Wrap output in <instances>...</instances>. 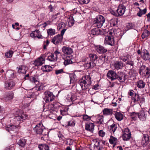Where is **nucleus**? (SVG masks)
<instances>
[{
  "label": "nucleus",
  "instance_id": "obj_1",
  "mask_svg": "<svg viewBox=\"0 0 150 150\" xmlns=\"http://www.w3.org/2000/svg\"><path fill=\"white\" fill-rule=\"evenodd\" d=\"M98 59V56L96 54H89V58H83L82 61L85 62L83 65L86 68L91 69L97 64Z\"/></svg>",
  "mask_w": 150,
  "mask_h": 150
},
{
  "label": "nucleus",
  "instance_id": "obj_2",
  "mask_svg": "<svg viewBox=\"0 0 150 150\" xmlns=\"http://www.w3.org/2000/svg\"><path fill=\"white\" fill-rule=\"evenodd\" d=\"M105 21L104 18L101 15H98L94 21V24L98 28H100Z\"/></svg>",
  "mask_w": 150,
  "mask_h": 150
},
{
  "label": "nucleus",
  "instance_id": "obj_3",
  "mask_svg": "<svg viewBox=\"0 0 150 150\" xmlns=\"http://www.w3.org/2000/svg\"><path fill=\"white\" fill-rule=\"evenodd\" d=\"M44 97L43 98L46 103L52 102L55 98L53 93L50 92L46 91L44 93Z\"/></svg>",
  "mask_w": 150,
  "mask_h": 150
},
{
  "label": "nucleus",
  "instance_id": "obj_4",
  "mask_svg": "<svg viewBox=\"0 0 150 150\" xmlns=\"http://www.w3.org/2000/svg\"><path fill=\"white\" fill-rule=\"evenodd\" d=\"M125 9V6L123 4H120L118 7V8L116 10V13L113 14L116 16H122L124 14Z\"/></svg>",
  "mask_w": 150,
  "mask_h": 150
},
{
  "label": "nucleus",
  "instance_id": "obj_5",
  "mask_svg": "<svg viewBox=\"0 0 150 150\" xmlns=\"http://www.w3.org/2000/svg\"><path fill=\"white\" fill-rule=\"evenodd\" d=\"M44 128L42 124V123H39L34 128L33 130L37 134H42Z\"/></svg>",
  "mask_w": 150,
  "mask_h": 150
},
{
  "label": "nucleus",
  "instance_id": "obj_6",
  "mask_svg": "<svg viewBox=\"0 0 150 150\" xmlns=\"http://www.w3.org/2000/svg\"><path fill=\"white\" fill-rule=\"evenodd\" d=\"M115 42L113 36L107 35L105 36V44L113 46L115 45Z\"/></svg>",
  "mask_w": 150,
  "mask_h": 150
},
{
  "label": "nucleus",
  "instance_id": "obj_7",
  "mask_svg": "<svg viewBox=\"0 0 150 150\" xmlns=\"http://www.w3.org/2000/svg\"><path fill=\"white\" fill-rule=\"evenodd\" d=\"M142 57L145 61L149 60L150 59V55L149 51L146 49H143L142 52Z\"/></svg>",
  "mask_w": 150,
  "mask_h": 150
},
{
  "label": "nucleus",
  "instance_id": "obj_8",
  "mask_svg": "<svg viewBox=\"0 0 150 150\" xmlns=\"http://www.w3.org/2000/svg\"><path fill=\"white\" fill-rule=\"evenodd\" d=\"M63 39V37L60 36V35L59 34L54 37L52 39V42L55 45H57L62 42Z\"/></svg>",
  "mask_w": 150,
  "mask_h": 150
},
{
  "label": "nucleus",
  "instance_id": "obj_9",
  "mask_svg": "<svg viewBox=\"0 0 150 150\" xmlns=\"http://www.w3.org/2000/svg\"><path fill=\"white\" fill-rule=\"evenodd\" d=\"M107 76L110 79L112 80L117 79V75L114 71L112 70L109 71L107 74Z\"/></svg>",
  "mask_w": 150,
  "mask_h": 150
},
{
  "label": "nucleus",
  "instance_id": "obj_10",
  "mask_svg": "<svg viewBox=\"0 0 150 150\" xmlns=\"http://www.w3.org/2000/svg\"><path fill=\"white\" fill-rule=\"evenodd\" d=\"M45 62V59L43 57H40L35 60L33 64L35 66L38 67L42 65Z\"/></svg>",
  "mask_w": 150,
  "mask_h": 150
},
{
  "label": "nucleus",
  "instance_id": "obj_11",
  "mask_svg": "<svg viewBox=\"0 0 150 150\" xmlns=\"http://www.w3.org/2000/svg\"><path fill=\"white\" fill-rule=\"evenodd\" d=\"M96 50L99 53H105L107 51V49L101 45H97L95 47Z\"/></svg>",
  "mask_w": 150,
  "mask_h": 150
},
{
  "label": "nucleus",
  "instance_id": "obj_12",
  "mask_svg": "<svg viewBox=\"0 0 150 150\" xmlns=\"http://www.w3.org/2000/svg\"><path fill=\"white\" fill-rule=\"evenodd\" d=\"M15 85V83L12 81H7L5 82V88L6 89L10 90Z\"/></svg>",
  "mask_w": 150,
  "mask_h": 150
},
{
  "label": "nucleus",
  "instance_id": "obj_13",
  "mask_svg": "<svg viewBox=\"0 0 150 150\" xmlns=\"http://www.w3.org/2000/svg\"><path fill=\"white\" fill-rule=\"evenodd\" d=\"M62 50L64 54L68 55V56L71 55V54L73 52V50L71 48L64 46L62 47Z\"/></svg>",
  "mask_w": 150,
  "mask_h": 150
},
{
  "label": "nucleus",
  "instance_id": "obj_14",
  "mask_svg": "<svg viewBox=\"0 0 150 150\" xmlns=\"http://www.w3.org/2000/svg\"><path fill=\"white\" fill-rule=\"evenodd\" d=\"M103 147V143L102 142H100L99 141H96L94 149L95 150H102Z\"/></svg>",
  "mask_w": 150,
  "mask_h": 150
},
{
  "label": "nucleus",
  "instance_id": "obj_15",
  "mask_svg": "<svg viewBox=\"0 0 150 150\" xmlns=\"http://www.w3.org/2000/svg\"><path fill=\"white\" fill-rule=\"evenodd\" d=\"M30 36L33 38L37 37L38 38H42V36L41 35L40 31L38 30H36L30 34Z\"/></svg>",
  "mask_w": 150,
  "mask_h": 150
},
{
  "label": "nucleus",
  "instance_id": "obj_16",
  "mask_svg": "<svg viewBox=\"0 0 150 150\" xmlns=\"http://www.w3.org/2000/svg\"><path fill=\"white\" fill-rule=\"evenodd\" d=\"M94 125L93 123H87L86 124L85 128L87 130L92 132L94 129Z\"/></svg>",
  "mask_w": 150,
  "mask_h": 150
},
{
  "label": "nucleus",
  "instance_id": "obj_17",
  "mask_svg": "<svg viewBox=\"0 0 150 150\" xmlns=\"http://www.w3.org/2000/svg\"><path fill=\"white\" fill-rule=\"evenodd\" d=\"M98 28L92 29L91 31V34L93 35L104 34L103 31H104V30H101Z\"/></svg>",
  "mask_w": 150,
  "mask_h": 150
},
{
  "label": "nucleus",
  "instance_id": "obj_18",
  "mask_svg": "<svg viewBox=\"0 0 150 150\" xmlns=\"http://www.w3.org/2000/svg\"><path fill=\"white\" fill-rule=\"evenodd\" d=\"M81 80L83 82L87 83V84L89 85L91 83V77L90 75H86L83 77Z\"/></svg>",
  "mask_w": 150,
  "mask_h": 150
},
{
  "label": "nucleus",
  "instance_id": "obj_19",
  "mask_svg": "<svg viewBox=\"0 0 150 150\" xmlns=\"http://www.w3.org/2000/svg\"><path fill=\"white\" fill-rule=\"evenodd\" d=\"M17 69H18V72L23 74H25L26 71L28 70V67L23 65L20 66L19 68L17 67Z\"/></svg>",
  "mask_w": 150,
  "mask_h": 150
},
{
  "label": "nucleus",
  "instance_id": "obj_20",
  "mask_svg": "<svg viewBox=\"0 0 150 150\" xmlns=\"http://www.w3.org/2000/svg\"><path fill=\"white\" fill-rule=\"evenodd\" d=\"M127 76L123 72H120L119 76L117 75V79L120 81V82H124L126 79Z\"/></svg>",
  "mask_w": 150,
  "mask_h": 150
},
{
  "label": "nucleus",
  "instance_id": "obj_21",
  "mask_svg": "<svg viewBox=\"0 0 150 150\" xmlns=\"http://www.w3.org/2000/svg\"><path fill=\"white\" fill-rule=\"evenodd\" d=\"M72 55L67 56L64 59V64L65 65H67L72 63L71 59L72 58Z\"/></svg>",
  "mask_w": 150,
  "mask_h": 150
},
{
  "label": "nucleus",
  "instance_id": "obj_22",
  "mask_svg": "<svg viewBox=\"0 0 150 150\" xmlns=\"http://www.w3.org/2000/svg\"><path fill=\"white\" fill-rule=\"evenodd\" d=\"M138 117L141 120L145 121L146 120V116L143 110L140 111V112L138 113Z\"/></svg>",
  "mask_w": 150,
  "mask_h": 150
},
{
  "label": "nucleus",
  "instance_id": "obj_23",
  "mask_svg": "<svg viewBox=\"0 0 150 150\" xmlns=\"http://www.w3.org/2000/svg\"><path fill=\"white\" fill-rule=\"evenodd\" d=\"M115 69L118 70L121 69L123 66V63L121 61H117L114 64Z\"/></svg>",
  "mask_w": 150,
  "mask_h": 150
},
{
  "label": "nucleus",
  "instance_id": "obj_24",
  "mask_svg": "<svg viewBox=\"0 0 150 150\" xmlns=\"http://www.w3.org/2000/svg\"><path fill=\"white\" fill-rule=\"evenodd\" d=\"M117 128V125L115 124H113L111 126L108 127V130L111 134H114Z\"/></svg>",
  "mask_w": 150,
  "mask_h": 150
},
{
  "label": "nucleus",
  "instance_id": "obj_25",
  "mask_svg": "<svg viewBox=\"0 0 150 150\" xmlns=\"http://www.w3.org/2000/svg\"><path fill=\"white\" fill-rule=\"evenodd\" d=\"M27 117L25 114L23 113L22 114L18 115L17 116H16L15 119L17 120L18 121H21L25 120V119L27 118Z\"/></svg>",
  "mask_w": 150,
  "mask_h": 150
},
{
  "label": "nucleus",
  "instance_id": "obj_26",
  "mask_svg": "<svg viewBox=\"0 0 150 150\" xmlns=\"http://www.w3.org/2000/svg\"><path fill=\"white\" fill-rule=\"evenodd\" d=\"M103 112L104 115H111L113 113L112 110L108 108H105L103 110Z\"/></svg>",
  "mask_w": 150,
  "mask_h": 150
},
{
  "label": "nucleus",
  "instance_id": "obj_27",
  "mask_svg": "<svg viewBox=\"0 0 150 150\" xmlns=\"http://www.w3.org/2000/svg\"><path fill=\"white\" fill-rule=\"evenodd\" d=\"M149 142V137L147 134L144 135L142 141V144L144 146H145Z\"/></svg>",
  "mask_w": 150,
  "mask_h": 150
},
{
  "label": "nucleus",
  "instance_id": "obj_28",
  "mask_svg": "<svg viewBox=\"0 0 150 150\" xmlns=\"http://www.w3.org/2000/svg\"><path fill=\"white\" fill-rule=\"evenodd\" d=\"M146 70L147 71L146 72V75L150 74V71L149 70L148 67H146L144 66H142L140 69L139 73L140 74H141V73H145Z\"/></svg>",
  "mask_w": 150,
  "mask_h": 150
},
{
  "label": "nucleus",
  "instance_id": "obj_29",
  "mask_svg": "<svg viewBox=\"0 0 150 150\" xmlns=\"http://www.w3.org/2000/svg\"><path fill=\"white\" fill-rule=\"evenodd\" d=\"M115 116L116 119L118 121H121L123 118V115L120 112H116L115 114Z\"/></svg>",
  "mask_w": 150,
  "mask_h": 150
},
{
  "label": "nucleus",
  "instance_id": "obj_30",
  "mask_svg": "<svg viewBox=\"0 0 150 150\" xmlns=\"http://www.w3.org/2000/svg\"><path fill=\"white\" fill-rule=\"evenodd\" d=\"M137 86L139 88H143L145 86V83L143 81L139 80L137 82Z\"/></svg>",
  "mask_w": 150,
  "mask_h": 150
},
{
  "label": "nucleus",
  "instance_id": "obj_31",
  "mask_svg": "<svg viewBox=\"0 0 150 150\" xmlns=\"http://www.w3.org/2000/svg\"><path fill=\"white\" fill-rule=\"evenodd\" d=\"M29 79L31 82L34 83L36 85H37L39 83L38 78L37 76H32L30 77Z\"/></svg>",
  "mask_w": 150,
  "mask_h": 150
},
{
  "label": "nucleus",
  "instance_id": "obj_32",
  "mask_svg": "<svg viewBox=\"0 0 150 150\" xmlns=\"http://www.w3.org/2000/svg\"><path fill=\"white\" fill-rule=\"evenodd\" d=\"M79 84L80 85L82 90H85L87 89L89 85H88L87 83H85L83 82L82 80L79 81Z\"/></svg>",
  "mask_w": 150,
  "mask_h": 150
},
{
  "label": "nucleus",
  "instance_id": "obj_33",
  "mask_svg": "<svg viewBox=\"0 0 150 150\" xmlns=\"http://www.w3.org/2000/svg\"><path fill=\"white\" fill-rule=\"evenodd\" d=\"M41 69L43 71L49 72L52 70V68L50 66L46 65L44 67L42 66L41 67Z\"/></svg>",
  "mask_w": 150,
  "mask_h": 150
},
{
  "label": "nucleus",
  "instance_id": "obj_34",
  "mask_svg": "<svg viewBox=\"0 0 150 150\" xmlns=\"http://www.w3.org/2000/svg\"><path fill=\"white\" fill-rule=\"evenodd\" d=\"M13 93L12 92H10L7 94L4 98V100L6 101L11 100L13 98Z\"/></svg>",
  "mask_w": 150,
  "mask_h": 150
},
{
  "label": "nucleus",
  "instance_id": "obj_35",
  "mask_svg": "<svg viewBox=\"0 0 150 150\" xmlns=\"http://www.w3.org/2000/svg\"><path fill=\"white\" fill-rule=\"evenodd\" d=\"M140 97L138 94L135 93L133 96L132 97V99L134 103H137L140 100Z\"/></svg>",
  "mask_w": 150,
  "mask_h": 150
},
{
  "label": "nucleus",
  "instance_id": "obj_36",
  "mask_svg": "<svg viewBox=\"0 0 150 150\" xmlns=\"http://www.w3.org/2000/svg\"><path fill=\"white\" fill-rule=\"evenodd\" d=\"M38 147L40 150H50L49 146L45 144L39 145Z\"/></svg>",
  "mask_w": 150,
  "mask_h": 150
},
{
  "label": "nucleus",
  "instance_id": "obj_37",
  "mask_svg": "<svg viewBox=\"0 0 150 150\" xmlns=\"http://www.w3.org/2000/svg\"><path fill=\"white\" fill-rule=\"evenodd\" d=\"M109 141L110 144H114L113 146H115L116 143L117 142V138L112 136H110V138L109 139Z\"/></svg>",
  "mask_w": 150,
  "mask_h": 150
},
{
  "label": "nucleus",
  "instance_id": "obj_38",
  "mask_svg": "<svg viewBox=\"0 0 150 150\" xmlns=\"http://www.w3.org/2000/svg\"><path fill=\"white\" fill-rule=\"evenodd\" d=\"M47 59L51 62H54L57 60V57L54 55V54H51V55L47 57Z\"/></svg>",
  "mask_w": 150,
  "mask_h": 150
},
{
  "label": "nucleus",
  "instance_id": "obj_39",
  "mask_svg": "<svg viewBox=\"0 0 150 150\" xmlns=\"http://www.w3.org/2000/svg\"><path fill=\"white\" fill-rule=\"evenodd\" d=\"M6 129V131L11 133V131H15V129H16V127L14 125H11L9 126H7Z\"/></svg>",
  "mask_w": 150,
  "mask_h": 150
},
{
  "label": "nucleus",
  "instance_id": "obj_40",
  "mask_svg": "<svg viewBox=\"0 0 150 150\" xmlns=\"http://www.w3.org/2000/svg\"><path fill=\"white\" fill-rule=\"evenodd\" d=\"M97 122L100 124H102L103 121V116L102 115H99L96 118Z\"/></svg>",
  "mask_w": 150,
  "mask_h": 150
},
{
  "label": "nucleus",
  "instance_id": "obj_41",
  "mask_svg": "<svg viewBox=\"0 0 150 150\" xmlns=\"http://www.w3.org/2000/svg\"><path fill=\"white\" fill-rule=\"evenodd\" d=\"M26 140L24 139H21L18 142V144L21 147H24L26 142Z\"/></svg>",
  "mask_w": 150,
  "mask_h": 150
},
{
  "label": "nucleus",
  "instance_id": "obj_42",
  "mask_svg": "<svg viewBox=\"0 0 150 150\" xmlns=\"http://www.w3.org/2000/svg\"><path fill=\"white\" fill-rule=\"evenodd\" d=\"M131 118L133 120H137L138 117V113L133 112L131 113Z\"/></svg>",
  "mask_w": 150,
  "mask_h": 150
},
{
  "label": "nucleus",
  "instance_id": "obj_43",
  "mask_svg": "<svg viewBox=\"0 0 150 150\" xmlns=\"http://www.w3.org/2000/svg\"><path fill=\"white\" fill-rule=\"evenodd\" d=\"M150 35V32L147 30H145L143 33L142 34V38H144L147 37Z\"/></svg>",
  "mask_w": 150,
  "mask_h": 150
},
{
  "label": "nucleus",
  "instance_id": "obj_44",
  "mask_svg": "<svg viewBox=\"0 0 150 150\" xmlns=\"http://www.w3.org/2000/svg\"><path fill=\"white\" fill-rule=\"evenodd\" d=\"M146 12V8H145L143 10H141V9H140V11H139L137 13V15L139 17L141 16L142 15H144L145 14Z\"/></svg>",
  "mask_w": 150,
  "mask_h": 150
},
{
  "label": "nucleus",
  "instance_id": "obj_45",
  "mask_svg": "<svg viewBox=\"0 0 150 150\" xmlns=\"http://www.w3.org/2000/svg\"><path fill=\"white\" fill-rule=\"evenodd\" d=\"M132 69V68H131V69L129 70L128 72L130 76H134L137 74L136 71Z\"/></svg>",
  "mask_w": 150,
  "mask_h": 150
},
{
  "label": "nucleus",
  "instance_id": "obj_46",
  "mask_svg": "<svg viewBox=\"0 0 150 150\" xmlns=\"http://www.w3.org/2000/svg\"><path fill=\"white\" fill-rule=\"evenodd\" d=\"M130 56L129 54H127L126 55L124 56H121L120 57V59L122 60L124 62L126 61L127 60H128Z\"/></svg>",
  "mask_w": 150,
  "mask_h": 150
},
{
  "label": "nucleus",
  "instance_id": "obj_47",
  "mask_svg": "<svg viewBox=\"0 0 150 150\" xmlns=\"http://www.w3.org/2000/svg\"><path fill=\"white\" fill-rule=\"evenodd\" d=\"M131 135L130 134H123L122 138L124 140L127 141L131 137Z\"/></svg>",
  "mask_w": 150,
  "mask_h": 150
},
{
  "label": "nucleus",
  "instance_id": "obj_48",
  "mask_svg": "<svg viewBox=\"0 0 150 150\" xmlns=\"http://www.w3.org/2000/svg\"><path fill=\"white\" fill-rule=\"evenodd\" d=\"M55 30L54 29H49L47 30V33L49 35H52L55 34Z\"/></svg>",
  "mask_w": 150,
  "mask_h": 150
},
{
  "label": "nucleus",
  "instance_id": "obj_49",
  "mask_svg": "<svg viewBox=\"0 0 150 150\" xmlns=\"http://www.w3.org/2000/svg\"><path fill=\"white\" fill-rule=\"evenodd\" d=\"M58 28L60 30L61 28H64L65 26V24L63 22H61L58 25Z\"/></svg>",
  "mask_w": 150,
  "mask_h": 150
},
{
  "label": "nucleus",
  "instance_id": "obj_50",
  "mask_svg": "<svg viewBox=\"0 0 150 150\" xmlns=\"http://www.w3.org/2000/svg\"><path fill=\"white\" fill-rule=\"evenodd\" d=\"M13 53V52L12 51H10L5 53V56L7 58H11L12 57Z\"/></svg>",
  "mask_w": 150,
  "mask_h": 150
},
{
  "label": "nucleus",
  "instance_id": "obj_51",
  "mask_svg": "<svg viewBox=\"0 0 150 150\" xmlns=\"http://www.w3.org/2000/svg\"><path fill=\"white\" fill-rule=\"evenodd\" d=\"M91 117H90L86 115H83V118L84 120L88 121L91 119Z\"/></svg>",
  "mask_w": 150,
  "mask_h": 150
},
{
  "label": "nucleus",
  "instance_id": "obj_52",
  "mask_svg": "<svg viewBox=\"0 0 150 150\" xmlns=\"http://www.w3.org/2000/svg\"><path fill=\"white\" fill-rule=\"evenodd\" d=\"M100 59L104 62L107 61L108 60V57L105 54L102 55L100 57Z\"/></svg>",
  "mask_w": 150,
  "mask_h": 150
},
{
  "label": "nucleus",
  "instance_id": "obj_53",
  "mask_svg": "<svg viewBox=\"0 0 150 150\" xmlns=\"http://www.w3.org/2000/svg\"><path fill=\"white\" fill-rule=\"evenodd\" d=\"M131 134V132L130 131H129V129L128 128H126L123 131V134Z\"/></svg>",
  "mask_w": 150,
  "mask_h": 150
},
{
  "label": "nucleus",
  "instance_id": "obj_54",
  "mask_svg": "<svg viewBox=\"0 0 150 150\" xmlns=\"http://www.w3.org/2000/svg\"><path fill=\"white\" fill-rule=\"evenodd\" d=\"M90 0H79V3L81 4H88Z\"/></svg>",
  "mask_w": 150,
  "mask_h": 150
},
{
  "label": "nucleus",
  "instance_id": "obj_55",
  "mask_svg": "<svg viewBox=\"0 0 150 150\" xmlns=\"http://www.w3.org/2000/svg\"><path fill=\"white\" fill-rule=\"evenodd\" d=\"M127 65H129L131 66V68H132L133 67V66L134 64V62L133 61H128L127 62ZM128 65L127 66V67H128Z\"/></svg>",
  "mask_w": 150,
  "mask_h": 150
},
{
  "label": "nucleus",
  "instance_id": "obj_56",
  "mask_svg": "<svg viewBox=\"0 0 150 150\" xmlns=\"http://www.w3.org/2000/svg\"><path fill=\"white\" fill-rule=\"evenodd\" d=\"M74 23V21L73 19H71L68 21V25L69 26H73Z\"/></svg>",
  "mask_w": 150,
  "mask_h": 150
},
{
  "label": "nucleus",
  "instance_id": "obj_57",
  "mask_svg": "<svg viewBox=\"0 0 150 150\" xmlns=\"http://www.w3.org/2000/svg\"><path fill=\"white\" fill-rule=\"evenodd\" d=\"M98 134L100 136L102 137H104L105 134V132H103L102 130H100L99 131Z\"/></svg>",
  "mask_w": 150,
  "mask_h": 150
},
{
  "label": "nucleus",
  "instance_id": "obj_58",
  "mask_svg": "<svg viewBox=\"0 0 150 150\" xmlns=\"http://www.w3.org/2000/svg\"><path fill=\"white\" fill-rule=\"evenodd\" d=\"M54 54H55V57H57V59L58 56V55H61V54L60 52L56 50L53 53Z\"/></svg>",
  "mask_w": 150,
  "mask_h": 150
},
{
  "label": "nucleus",
  "instance_id": "obj_59",
  "mask_svg": "<svg viewBox=\"0 0 150 150\" xmlns=\"http://www.w3.org/2000/svg\"><path fill=\"white\" fill-rule=\"evenodd\" d=\"M63 73H64V71L62 69L57 70L55 71V74L57 75Z\"/></svg>",
  "mask_w": 150,
  "mask_h": 150
},
{
  "label": "nucleus",
  "instance_id": "obj_60",
  "mask_svg": "<svg viewBox=\"0 0 150 150\" xmlns=\"http://www.w3.org/2000/svg\"><path fill=\"white\" fill-rule=\"evenodd\" d=\"M99 86V85L98 84L95 85L93 86L92 88L95 90H97L98 89Z\"/></svg>",
  "mask_w": 150,
  "mask_h": 150
},
{
  "label": "nucleus",
  "instance_id": "obj_61",
  "mask_svg": "<svg viewBox=\"0 0 150 150\" xmlns=\"http://www.w3.org/2000/svg\"><path fill=\"white\" fill-rule=\"evenodd\" d=\"M66 30V29H64L62 30L61 33V34L60 35V36H62V37H63V36L64 35Z\"/></svg>",
  "mask_w": 150,
  "mask_h": 150
},
{
  "label": "nucleus",
  "instance_id": "obj_62",
  "mask_svg": "<svg viewBox=\"0 0 150 150\" xmlns=\"http://www.w3.org/2000/svg\"><path fill=\"white\" fill-rule=\"evenodd\" d=\"M133 91L132 90H130L129 92L128 93V94L130 96H132L134 94V93L133 92Z\"/></svg>",
  "mask_w": 150,
  "mask_h": 150
},
{
  "label": "nucleus",
  "instance_id": "obj_63",
  "mask_svg": "<svg viewBox=\"0 0 150 150\" xmlns=\"http://www.w3.org/2000/svg\"><path fill=\"white\" fill-rule=\"evenodd\" d=\"M144 98L143 97H142L141 98H140V102L141 103H143L144 101Z\"/></svg>",
  "mask_w": 150,
  "mask_h": 150
},
{
  "label": "nucleus",
  "instance_id": "obj_64",
  "mask_svg": "<svg viewBox=\"0 0 150 150\" xmlns=\"http://www.w3.org/2000/svg\"><path fill=\"white\" fill-rule=\"evenodd\" d=\"M50 10V12H52L53 9V7L52 5H50L49 6Z\"/></svg>",
  "mask_w": 150,
  "mask_h": 150
}]
</instances>
